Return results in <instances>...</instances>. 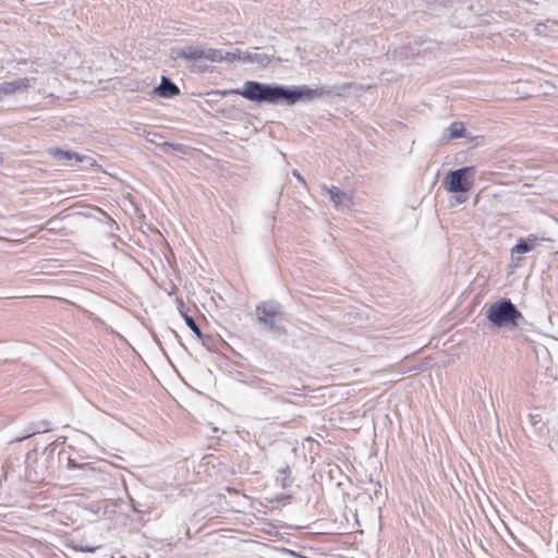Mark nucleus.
<instances>
[{"label":"nucleus","instance_id":"nucleus-13","mask_svg":"<svg viewBox=\"0 0 558 558\" xmlns=\"http://www.w3.org/2000/svg\"><path fill=\"white\" fill-rule=\"evenodd\" d=\"M328 193L330 195L331 201L336 206H339L344 199L351 201V197H349L344 192H342L340 189L332 186L328 190Z\"/></svg>","mask_w":558,"mask_h":558},{"label":"nucleus","instance_id":"nucleus-11","mask_svg":"<svg viewBox=\"0 0 558 558\" xmlns=\"http://www.w3.org/2000/svg\"><path fill=\"white\" fill-rule=\"evenodd\" d=\"M180 313L185 322V324L190 327V329L194 332V335L198 338V339H203V333L201 331V329L198 328V326L196 325L194 318L192 316H190L184 310L183 307L180 310Z\"/></svg>","mask_w":558,"mask_h":558},{"label":"nucleus","instance_id":"nucleus-3","mask_svg":"<svg viewBox=\"0 0 558 558\" xmlns=\"http://www.w3.org/2000/svg\"><path fill=\"white\" fill-rule=\"evenodd\" d=\"M473 173V167H464L454 171H450L444 181L447 191L450 193L470 191L474 183Z\"/></svg>","mask_w":558,"mask_h":558},{"label":"nucleus","instance_id":"nucleus-5","mask_svg":"<svg viewBox=\"0 0 558 558\" xmlns=\"http://www.w3.org/2000/svg\"><path fill=\"white\" fill-rule=\"evenodd\" d=\"M541 239L536 234H530L526 239L520 238L517 244L511 248L512 254H524L538 245Z\"/></svg>","mask_w":558,"mask_h":558},{"label":"nucleus","instance_id":"nucleus-9","mask_svg":"<svg viewBox=\"0 0 558 558\" xmlns=\"http://www.w3.org/2000/svg\"><path fill=\"white\" fill-rule=\"evenodd\" d=\"M27 87L26 80H17L13 82H5L1 86V90L5 94H13L16 90L23 89Z\"/></svg>","mask_w":558,"mask_h":558},{"label":"nucleus","instance_id":"nucleus-8","mask_svg":"<svg viewBox=\"0 0 558 558\" xmlns=\"http://www.w3.org/2000/svg\"><path fill=\"white\" fill-rule=\"evenodd\" d=\"M49 155H51L53 158L62 161V160H72L75 159L77 162L83 161V157L75 153L65 151L59 148H50L48 150Z\"/></svg>","mask_w":558,"mask_h":558},{"label":"nucleus","instance_id":"nucleus-1","mask_svg":"<svg viewBox=\"0 0 558 558\" xmlns=\"http://www.w3.org/2000/svg\"><path fill=\"white\" fill-rule=\"evenodd\" d=\"M217 94L222 96L236 94L251 101H264L270 104H277L281 100H286L288 104H294L302 96L299 92H291L280 86H269L255 81L245 82L242 89L217 92Z\"/></svg>","mask_w":558,"mask_h":558},{"label":"nucleus","instance_id":"nucleus-6","mask_svg":"<svg viewBox=\"0 0 558 558\" xmlns=\"http://www.w3.org/2000/svg\"><path fill=\"white\" fill-rule=\"evenodd\" d=\"M154 92L162 98H173L180 94L179 87L166 76L161 77L159 86Z\"/></svg>","mask_w":558,"mask_h":558},{"label":"nucleus","instance_id":"nucleus-4","mask_svg":"<svg viewBox=\"0 0 558 558\" xmlns=\"http://www.w3.org/2000/svg\"><path fill=\"white\" fill-rule=\"evenodd\" d=\"M256 314L260 323L279 332H286L283 327L277 325L278 319L281 317V313L277 305L271 303H263L256 307Z\"/></svg>","mask_w":558,"mask_h":558},{"label":"nucleus","instance_id":"nucleus-7","mask_svg":"<svg viewBox=\"0 0 558 558\" xmlns=\"http://www.w3.org/2000/svg\"><path fill=\"white\" fill-rule=\"evenodd\" d=\"M204 49L199 47H186L178 52V57L189 61L204 59Z\"/></svg>","mask_w":558,"mask_h":558},{"label":"nucleus","instance_id":"nucleus-10","mask_svg":"<svg viewBox=\"0 0 558 558\" xmlns=\"http://www.w3.org/2000/svg\"><path fill=\"white\" fill-rule=\"evenodd\" d=\"M465 128L462 122H452L447 129V138L454 140L464 136Z\"/></svg>","mask_w":558,"mask_h":558},{"label":"nucleus","instance_id":"nucleus-12","mask_svg":"<svg viewBox=\"0 0 558 558\" xmlns=\"http://www.w3.org/2000/svg\"><path fill=\"white\" fill-rule=\"evenodd\" d=\"M204 60H208L211 62H221L225 59H227V56H225V53L219 49H204Z\"/></svg>","mask_w":558,"mask_h":558},{"label":"nucleus","instance_id":"nucleus-2","mask_svg":"<svg viewBox=\"0 0 558 558\" xmlns=\"http://www.w3.org/2000/svg\"><path fill=\"white\" fill-rule=\"evenodd\" d=\"M521 317V313L509 300L494 303L487 312V318L497 326L515 324Z\"/></svg>","mask_w":558,"mask_h":558}]
</instances>
